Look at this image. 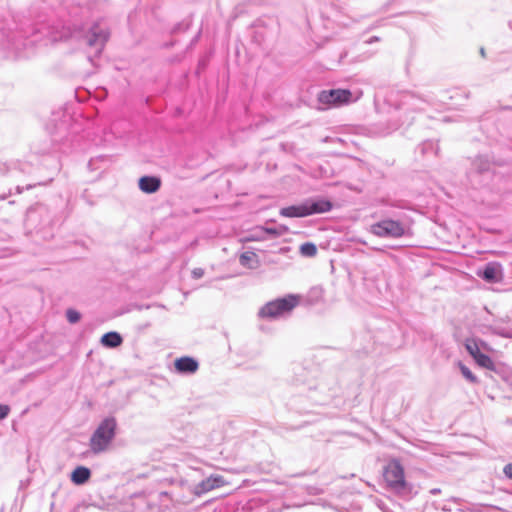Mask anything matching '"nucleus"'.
Returning <instances> with one entry per match:
<instances>
[{"mask_svg":"<svg viewBox=\"0 0 512 512\" xmlns=\"http://www.w3.org/2000/svg\"><path fill=\"white\" fill-rule=\"evenodd\" d=\"M117 428L116 419L105 418L96 428L90 438L89 446L93 453L98 454L105 451L115 437Z\"/></svg>","mask_w":512,"mask_h":512,"instance_id":"obj_1","label":"nucleus"},{"mask_svg":"<svg viewBox=\"0 0 512 512\" xmlns=\"http://www.w3.org/2000/svg\"><path fill=\"white\" fill-rule=\"evenodd\" d=\"M299 303L297 296L288 295L283 298L266 303L259 310L260 318H277L285 313L292 311Z\"/></svg>","mask_w":512,"mask_h":512,"instance_id":"obj_2","label":"nucleus"},{"mask_svg":"<svg viewBox=\"0 0 512 512\" xmlns=\"http://www.w3.org/2000/svg\"><path fill=\"white\" fill-rule=\"evenodd\" d=\"M383 477L392 489H403L406 485L404 468L397 460H391L384 467Z\"/></svg>","mask_w":512,"mask_h":512,"instance_id":"obj_3","label":"nucleus"},{"mask_svg":"<svg viewBox=\"0 0 512 512\" xmlns=\"http://www.w3.org/2000/svg\"><path fill=\"white\" fill-rule=\"evenodd\" d=\"M322 104L331 106H342L352 101V92L348 89L323 90L318 95Z\"/></svg>","mask_w":512,"mask_h":512,"instance_id":"obj_4","label":"nucleus"},{"mask_svg":"<svg viewBox=\"0 0 512 512\" xmlns=\"http://www.w3.org/2000/svg\"><path fill=\"white\" fill-rule=\"evenodd\" d=\"M373 234L379 237H401L404 228L401 223L394 220H383L371 226Z\"/></svg>","mask_w":512,"mask_h":512,"instance_id":"obj_5","label":"nucleus"},{"mask_svg":"<svg viewBox=\"0 0 512 512\" xmlns=\"http://www.w3.org/2000/svg\"><path fill=\"white\" fill-rule=\"evenodd\" d=\"M465 347L479 366L492 371L495 369L492 359L480 351V348L474 339H467Z\"/></svg>","mask_w":512,"mask_h":512,"instance_id":"obj_6","label":"nucleus"},{"mask_svg":"<svg viewBox=\"0 0 512 512\" xmlns=\"http://www.w3.org/2000/svg\"><path fill=\"white\" fill-rule=\"evenodd\" d=\"M227 485V481L221 475H211L208 478L201 481L195 487V494L201 495Z\"/></svg>","mask_w":512,"mask_h":512,"instance_id":"obj_7","label":"nucleus"},{"mask_svg":"<svg viewBox=\"0 0 512 512\" xmlns=\"http://www.w3.org/2000/svg\"><path fill=\"white\" fill-rule=\"evenodd\" d=\"M139 189L147 194L157 192L161 187V179L155 176H143L138 181Z\"/></svg>","mask_w":512,"mask_h":512,"instance_id":"obj_8","label":"nucleus"},{"mask_svg":"<svg viewBox=\"0 0 512 512\" xmlns=\"http://www.w3.org/2000/svg\"><path fill=\"white\" fill-rule=\"evenodd\" d=\"M175 369L180 373H194L197 371L198 362L192 357H181L174 362Z\"/></svg>","mask_w":512,"mask_h":512,"instance_id":"obj_9","label":"nucleus"},{"mask_svg":"<svg viewBox=\"0 0 512 512\" xmlns=\"http://www.w3.org/2000/svg\"><path fill=\"white\" fill-rule=\"evenodd\" d=\"M280 215L283 217H289V218L309 216L307 202L299 204V205H292V206L284 207L280 210Z\"/></svg>","mask_w":512,"mask_h":512,"instance_id":"obj_10","label":"nucleus"},{"mask_svg":"<svg viewBox=\"0 0 512 512\" xmlns=\"http://www.w3.org/2000/svg\"><path fill=\"white\" fill-rule=\"evenodd\" d=\"M107 38L108 34L105 31L99 29L98 26H95L92 28L88 37V44L89 46H99L101 49L107 41Z\"/></svg>","mask_w":512,"mask_h":512,"instance_id":"obj_11","label":"nucleus"},{"mask_svg":"<svg viewBox=\"0 0 512 512\" xmlns=\"http://www.w3.org/2000/svg\"><path fill=\"white\" fill-rule=\"evenodd\" d=\"M307 208L309 215L321 214L330 211L332 209V203L328 200L321 199L313 202H307Z\"/></svg>","mask_w":512,"mask_h":512,"instance_id":"obj_12","label":"nucleus"},{"mask_svg":"<svg viewBox=\"0 0 512 512\" xmlns=\"http://www.w3.org/2000/svg\"><path fill=\"white\" fill-rule=\"evenodd\" d=\"M91 476V472L84 466L75 468L71 474V481L76 485H82L86 483Z\"/></svg>","mask_w":512,"mask_h":512,"instance_id":"obj_13","label":"nucleus"},{"mask_svg":"<svg viewBox=\"0 0 512 512\" xmlns=\"http://www.w3.org/2000/svg\"><path fill=\"white\" fill-rule=\"evenodd\" d=\"M482 276L488 282L498 281L501 277L500 265L494 263L486 265Z\"/></svg>","mask_w":512,"mask_h":512,"instance_id":"obj_14","label":"nucleus"},{"mask_svg":"<svg viewBox=\"0 0 512 512\" xmlns=\"http://www.w3.org/2000/svg\"><path fill=\"white\" fill-rule=\"evenodd\" d=\"M122 341V337L117 332H108L101 337V343L111 348L120 346Z\"/></svg>","mask_w":512,"mask_h":512,"instance_id":"obj_15","label":"nucleus"},{"mask_svg":"<svg viewBox=\"0 0 512 512\" xmlns=\"http://www.w3.org/2000/svg\"><path fill=\"white\" fill-rule=\"evenodd\" d=\"M300 253L305 257H314L317 254V247L314 243L306 242L300 246Z\"/></svg>","mask_w":512,"mask_h":512,"instance_id":"obj_16","label":"nucleus"},{"mask_svg":"<svg viewBox=\"0 0 512 512\" xmlns=\"http://www.w3.org/2000/svg\"><path fill=\"white\" fill-rule=\"evenodd\" d=\"M460 370H461V373L462 375L470 382L472 383H476L478 382V379L477 377L471 372V370L466 367L465 365H460Z\"/></svg>","mask_w":512,"mask_h":512,"instance_id":"obj_17","label":"nucleus"},{"mask_svg":"<svg viewBox=\"0 0 512 512\" xmlns=\"http://www.w3.org/2000/svg\"><path fill=\"white\" fill-rule=\"evenodd\" d=\"M256 258V254L253 252H245L240 256V262L242 265H248Z\"/></svg>","mask_w":512,"mask_h":512,"instance_id":"obj_18","label":"nucleus"},{"mask_svg":"<svg viewBox=\"0 0 512 512\" xmlns=\"http://www.w3.org/2000/svg\"><path fill=\"white\" fill-rule=\"evenodd\" d=\"M67 319L70 323L74 324L80 320V314L76 310L68 309L66 312Z\"/></svg>","mask_w":512,"mask_h":512,"instance_id":"obj_19","label":"nucleus"},{"mask_svg":"<svg viewBox=\"0 0 512 512\" xmlns=\"http://www.w3.org/2000/svg\"><path fill=\"white\" fill-rule=\"evenodd\" d=\"M10 407L8 405L0 404V419H4L8 416Z\"/></svg>","mask_w":512,"mask_h":512,"instance_id":"obj_20","label":"nucleus"},{"mask_svg":"<svg viewBox=\"0 0 512 512\" xmlns=\"http://www.w3.org/2000/svg\"><path fill=\"white\" fill-rule=\"evenodd\" d=\"M503 471L508 478L512 479V463L505 465Z\"/></svg>","mask_w":512,"mask_h":512,"instance_id":"obj_21","label":"nucleus"},{"mask_svg":"<svg viewBox=\"0 0 512 512\" xmlns=\"http://www.w3.org/2000/svg\"><path fill=\"white\" fill-rule=\"evenodd\" d=\"M192 274L195 278H201L204 274V271L201 268H196L192 271Z\"/></svg>","mask_w":512,"mask_h":512,"instance_id":"obj_22","label":"nucleus"},{"mask_svg":"<svg viewBox=\"0 0 512 512\" xmlns=\"http://www.w3.org/2000/svg\"><path fill=\"white\" fill-rule=\"evenodd\" d=\"M266 232L269 233V234H273V235L277 234L276 230L275 229H271V228L270 229H266Z\"/></svg>","mask_w":512,"mask_h":512,"instance_id":"obj_23","label":"nucleus"}]
</instances>
